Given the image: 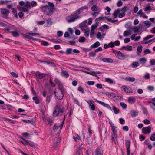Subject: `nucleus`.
<instances>
[{
    "label": "nucleus",
    "mask_w": 155,
    "mask_h": 155,
    "mask_svg": "<svg viewBox=\"0 0 155 155\" xmlns=\"http://www.w3.org/2000/svg\"><path fill=\"white\" fill-rule=\"evenodd\" d=\"M128 9V7L127 6L124 7L121 9L120 8L117 9L114 11V13L113 14L114 18H116L117 16L118 15L121 11L125 12Z\"/></svg>",
    "instance_id": "obj_3"
},
{
    "label": "nucleus",
    "mask_w": 155,
    "mask_h": 155,
    "mask_svg": "<svg viewBox=\"0 0 155 155\" xmlns=\"http://www.w3.org/2000/svg\"><path fill=\"white\" fill-rule=\"evenodd\" d=\"M25 7H27L30 9L31 8V5H30V3L28 1H26L25 3Z\"/></svg>",
    "instance_id": "obj_39"
},
{
    "label": "nucleus",
    "mask_w": 155,
    "mask_h": 155,
    "mask_svg": "<svg viewBox=\"0 0 155 155\" xmlns=\"http://www.w3.org/2000/svg\"><path fill=\"white\" fill-rule=\"evenodd\" d=\"M90 102H91V103H90L88 102L87 101V103H88V104L90 106V108L91 110L93 111H94L95 110V106L94 104H92L94 103V102L93 101L90 100Z\"/></svg>",
    "instance_id": "obj_16"
},
{
    "label": "nucleus",
    "mask_w": 155,
    "mask_h": 155,
    "mask_svg": "<svg viewBox=\"0 0 155 155\" xmlns=\"http://www.w3.org/2000/svg\"><path fill=\"white\" fill-rule=\"evenodd\" d=\"M94 34V30L91 29L90 32V36L92 38Z\"/></svg>",
    "instance_id": "obj_49"
},
{
    "label": "nucleus",
    "mask_w": 155,
    "mask_h": 155,
    "mask_svg": "<svg viewBox=\"0 0 155 155\" xmlns=\"http://www.w3.org/2000/svg\"><path fill=\"white\" fill-rule=\"evenodd\" d=\"M12 12L13 13V14L14 15V16L16 18H17L18 15H17V10L15 9L14 8H12Z\"/></svg>",
    "instance_id": "obj_36"
},
{
    "label": "nucleus",
    "mask_w": 155,
    "mask_h": 155,
    "mask_svg": "<svg viewBox=\"0 0 155 155\" xmlns=\"http://www.w3.org/2000/svg\"><path fill=\"white\" fill-rule=\"evenodd\" d=\"M36 75L37 78L39 79H42L45 77L44 74L38 71L36 72Z\"/></svg>",
    "instance_id": "obj_14"
},
{
    "label": "nucleus",
    "mask_w": 155,
    "mask_h": 155,
    "mask_svg": "<svg viewBox=\"0 0 155 155\" xmlns=\"http://www.w3.org/2000/svg\"><path fill=\"white\" fill-rule=\"evenodd\" d=\"M92 11H95L97 10V7L95 5H93L91 8Z\"/></svg>",
    "instance_id": "obj_54"
},
{
    "label": "nucleus",
    "mask_w": 155,
    "mask_h": 155,
    "mask_svg": "<svg viewBox=\"0 0 155 155\" xmlns=\"http://www.w3.org/2000/svg\"><path fill=\"white\" fill-rule=\"evenodd\" d=\"M96 101L99 104L103 106L104 107H106L108 109H109L111 110V107L108 104H105L103 102L100 101L97 99L96 100Z\"/></svg>",
    "instance_id": "obj_11"
},
{
    "label": "nucleus",
    "mask_w": 155,
    "mask_h": 155,
    "mask_svg": "<svg viewBox=\"0 0 155 155\" xmlns=\"http://www.w3.org/2000/svg\"><path fill=\"white\" fill-rule=\"evenodd\" d=\"M59 142L60 139L58 138L57 137H55L54 142V143H56L57 144H58V143H59Z\"/></svg>",
    "instance_id": "obj_56"
},
{
    "label": "nucleus",
    "mask_w": 155,
    "mask_h": 155,
    "mask_svg": "<svg viewBox=\"0 0 155 155\" xmlns=\"http://www.w3.org/2000/svg\"><path fill=\"white\" fill-rule=\"evenodd\" d=\"M64 91H61L58 89H55L54 90L55 95L57 98L59 100L63 99L64 97Z\"/></svg>",
    "instance_id": "obj_2"
},
{
    "label": "nucleus",
    "mask_w": 155,
    "mask_h": 155,
    "mask_svg": "<svg viewBox=\"0 0 155 155\" xmlns=\"http://www.w3.org/2000/svg\"><path fill=\"white\" fill-rule=\"evenodd\" d=\"M125 80L126 81H127L131 82H134L135 81V78L133 77H127L125 78Z\"/></svg>",
    "instance_id": "obj_26"
},
{
    "label": "nucleus",
    "mask_w": 155,
    "mask_h": 155,
    "mask_svg": "<svg viewBox=\"0 0 155 155\" xmlns=\"http://www.w3.org/2000/svg\"><path fill=\"white\" fill-rule=\"evenodd\" d=\"M33 100L35 101V103L37 104L39 103L40 101L39 99L37 96H35L33 97Z\"/></svg>",
    "instance_id": "obj_29"
},
{
    "label": "nucleus",
    "mask_w": 155,
    "mask_h": 155,
    "mask_svg": "<svg viewBox=\"0 0 155 155\" xmlns=\"http://www.w3.org/2000/svg\"><path fill=\"white\" fill-rule=\"evenodd\" d=\"M59 128V127L57 125V124H55L53 127V130L54 132H56L58 128Z\"/></svg>",
    "instance_id": "obj_41"
},
{
    "label": "nucleus",
    "mask_w": 155,
    "mask_h": 155,
    "mask_svg": "<svg viewBox=\"0 0 155 155\" xmlns=\"http://www.w3.org/2000/svg\"><path fill=\"white\" fill-rule=\"evenodd\" d=\"M66 20L68 23L74 22L75 20L71 15L67 17L66 18Z\"/></svg>",
    "instance_id": "obj_12"
},
{
    "label": "nucleus",
    "mask_w": 155,
    "mask_h": 155,
    "mask_svg": "<svg viewBox=\"0 0 155 155\" xmlns=\"http://www.w3.org/2000/svg\"><path fill=\"white\" fill-rule=\"evenodd\" d=\"M143 23L145 25L144 27L146 28H149L151 25L150 22L147 20L144 21Z\"/></svg>",
    "instance_id": "obj_18"
},
{
    "label": "nucleus",
    "mask_w": 155,
    "mask_h": 155,
    "mask_svg": "<svg viewBox=\"0 0 155 155\" xmlns=\"http://www.w3.org/2000/svg\"><path fill=\"white\" fill-rule=\"evenodd\" d=\"M54 119L52 118H49L47 119V121L48 122V124L50 125H51V123L53 122Z\"/></svg>",
    "instance_id": "obj_46"
},
{
    "label": "nucleus",
    "mask_w": 155,
    "mask_h": 155,
    "mask_svg": "<svg viewBox=\"0 0 155 155\" xmlns=\"http://www.w3.org/2000/svg\"><path fill=\"white\" fill-rule=\"evenodd\" d=\"M125 12H123L121 13H119L118 15V17L120 18H122L124 17L125 15Z\"/></svg>",
    "instance_id": "obj_50"
},
{
    "label": "nucleus",
    "mask_w": 155,
    "mask_h": 155,
    "mask_svg": "<svg viewBox=\"0 0 155 155\" xmlns=\"http://www.w3.org/2000/svg\"><path fill=\"white\" fill-rule=\"evenodd\" d=\"M154 36V35H149L147 36L146 37L144 38H143V40L144 41H146L147 40L150 39L151 38L153 37Z\"/></svg>",
    "instance_id": "obj_38"
},
{
    "label": "nucleus",
    "mask_w": 155,
    "mask_h": 155,
    "mask_svg": "<svg viewBox=\"0 0 155 155\" xmlns=\"http://www.w3.org/2000/svg\"><path fill=\"white\" fill-rule=\"evenodd\" d=\"M64 111V107L62 108H60V106H59V114H60L61 115V113H62Z\"/></svg>",
    "instance_id": "obj_55"
},
{
    "label": "nucleus",
    "mask_w": 155,
    "mask_h": 155,
    "mask_svg": "<svg viewBox=\"0 0 155 155\" xmlns=\"http://www.w3.org/2000/svg\"><path fill=\"white\" fill-rule=\"evenodd\" d=\"M55 89H58L61 91H62L64 92V89L63 88V86L61 84H58V87L55 88Z\"/></svg>",
    "instance_id": "obj_28"
},
{
    "label": "nucleus",
    "mask_w": 155,
    "mask_h": 155,
    "mask_svg": "<svg viewBox=\"0 0 155 155\" xmlns=\"http://www.w3.org/2000/svg\"><path fill=\"white\" fill-rule=\"evenodd\" d=\"M94 84V82L93 81H89L87 82V84L89 85H93Z\"/></svg>",
    "instance_id": "obj_64"
},
{
    "label": "nucleus",
    "mask_w": 155,
    "mask_h": 155,
    "mask_svg": "<svg viewBox=\"0 0 155 155\" xmlns=\"http://www.w3.org/2000/svg\"><path fill=\"white\" fill-rule=\"evenodd\" d=\"M105 18V17H100L98 18H97L95 19V21H99L101 20H103Z\"/></svg>",
    "instance_id": "obj_57"
},
{
    "label": "nucleus",
    "mask_w": 155,
    "mask_h": 155,
    "mask_svg": "<svg viewBox=\"0 0 155 155\" xmlns=\"http://www.w3.org/2000/svg\"><path fill=\"white\" fill-rule=\"evenodd\" d=\"M31 6H36L37 5V3L36 2L33 1L31 2Z\"/></svg>",
    "instance_id": "obj_63"
},
{
    "label": "nucleus",
    "mask_w": 155,
    "mask_h": 155,
    "mask_svg": "<svg viewBox=\"0 0 155 155\" xmlns=\"http://www.w3.org/2000/svg\"><path fill=\"white\" fill-rule=\"evenodd\" d=\"M11 74L15 78H17L18 77V75L15 72H11Z\"/></svg>",
    "instance_id": "obj_58"
},
{
    "label": "nucleus",
    "mask_w": 155,
    "mask_h": 155,
    "mask_svg": "<svg viewBox=\"0 0 155 155\" xmlns=\"http://www.w3.org/2000/svg\"><path fill=\"white\" fill-rule=\"evenodd\" d=\"M40 8L42 12H46V15L48 16H51L54 11V8L50 7L47 5L41 6Z\"/></svg>",
    "instance_id": "obj_1"
},
{
    "label": "nucleus",
    "mask_w": 155,
    "mask_h": 155,
    "mask_svg": "<svg viewBox=\"0 0 155 155\" xmlns=\"http://www.w3.org/2000/svg\"><path fill=\"white\" fill-rule=\"evenodd\" d=\"M29 8L27 7H23L22 8V10L24 12H27L28 11Z\"/></svg>",
    "instance_id": "obj_52"
},
{
    "label": "nucleus",
    "mask_w": 155,
    "mask_h": 155,
    "mask_svg": "<svg viewBox=\"0 0 155 155\" xmlns=\"http://www.w3.org/2000/svg\"><path fill=\"white\" fill-rule=\"evenodd\" d=\"M30 33H27L26 34L24 35V37H25L28 39H32L36 41L37 39L35 38H32L30 36L31 35L30 34Z\"/></svg>",
    "instance_id": "obj_17"
},
{
    "label": "nucleus",
    "mask_w": 155,
    "mask_h": 155,
    "mask_svg": "<svg viewBox=\"0 0 155 155\" xmlns=\"http://www.w3.org/2000/svg\"><path fill=\"white\" fill-rule=\"evenodd\" d=\"M151 10V7L150 6H147L145 8L144 11H150Z\"/></svg>",
    "instance_id": "obj_61"
},
{
    "label": "nucleus",
    "mask_w": 155,
    "mask_h": 155,
    "mask_svg": "<svg viewBox=\"0 0 155 155\" xmlns=\"http://www.w3.org/2000/svg\"><path fill=\"white\" fill-rule=\"evenodd\" d=\"M87 9L88 7L87 6H84L80 8L78 10H77V11L80 14L84 10Z\"/></svg>",
    "instance_id": "obj_22"
},
{
    "label": "nucleus",
    "mask_w": 155,
    "mask_h": 155,
    "mask_svg": "<svg viewBox=\"0 0 155 155\" xmlns=\"http://www.w3.org/2000/svg\"><path fill=\"white\" fill-rule=\"evenodd\" d=\"M12 36L15 37H18L19 35L20 32L17 31H13L12 32Z\"/></svg>",
    "instance_id": "obj_23"
},
{
    "label": "nucleus",
    "mask_w": 155,
    "mask_h": 155,
    "mask_svg": "<svg viewBox=\"0 0 155 155\" xmlns=\"http://www.w3.org/2000/svg\"><path fill=\"white\" fill-rule=\"evenodd\" d=\"M120 105L124 109H126L127 107V105L123 102H121L120 103Z\"/></svg>",
    "instance_id": "obj_48"
},
{
    "label": "nucleus",
    "mask_w": 155,
    "mask_h": 155,
    "mask_svg": "<svg viewBox=\"0 0 155 155\" xmlns=\"http://www.w3.org/2000/svg\"><path fill=\"white\" fill-rule=\"evenodd\" d=\"M139 65V63L137 62H133L131 64V66L133 68H135Z\"/></svg>",
    "instance_id": "obj_33"
},
{
    "label": "nucleus",
    "mask_w": 155,
    "mask_h": 155,
    "mask_svg": "<svg viewBox=\"0 0 155 155\" xmlns=\"http://www.w3.org/2000/svg\"><path fill=\"white\" fill-rule=\"evenodd\" d=\"M124 49L126 50L130 51L132 50V47L131 46L128 45L127 47L123 46L122 47L121 49L123 50Z\"/></svg>",
    "instance_id": "obj_19"
},
{
    "label": "nucleus",
    "mask_w": 155,
    "mask_h": 155,
    "mask_svg": "<svg viewBox=\"0 0 155 155\" xmlns=\"http://www.w3.org/2000/svg\"><path fill=\"white\" fill-rule=\"evenodd\" d=\"M87 73L93 76H95V77H97L98 78H99L97 76L96 74V72L95 71H93L91 72H87Z\"/></svg>",
    "instance_id": "obj_43"
},
{
    "label": "nucleus",
    "mask_w": 155,
    "mask_h": 155,
    "mask_svg": "<svg viewBox=\"0 0 155 155\" xmlns=\"http://www.w3.org/2000/svg\"><path fill=\"white\" fill-rule=\"evenodd\" d=\"M151 131V127L149 126L144 127L142 129V132L146 134H150Z\"/></svg>",
    "instance_id": "obj_7"
},
{
    "label": "nucleus",
    "mask_w": 155,
    "mask_h": 155,
    "mask_svg": "<svg viewBox=\"0 0 155 155\" xmlns=\"http://www.w3.org/2000/svg\"><path fill=\"white\" fill-rule=\"evenodd\" d=\"M130 143L131 142L130 140H127L126 141L127 155H130Z\"/></svg>",
    "instance_id": "obj_6"
},
{
    "label": "nucleus",
    "mask_w": 155,
    "mask_h": 155,
    "mask_svg": "<svg viewBox=\"0 0 155 155\" xmlns=\"http://www.w3.org/2000/svg\"><path fill=\"white\" fill-rule=\"evenodd\" d=\"M105 81L106 82H108L110 84H112L113 83V81L110 78H106L105 79Z\"/></svg>",
    "instance_id": "obj_45"
},
{
    "label": "nucleus",
    "mask_w": 155,
    "mask_h": 155,
    "mask_svg": "<svg viewBox=\"0 0 155 155\" xmlns=\"http://www.w3.org/2000/svg\"><path fill=\"white\" fill-rule=\"evenodd\" d=\"M1 12L2 14L4 15V17L5 18H7L10 13V12L8 9L2 8L1 10Z\"/></svg>",
    "instance_id": "obj_5"
},
{
    "label": "nucleus",
    "mask_w": 155,
    "mask_h": 155,
    "mask_svg": "<svg viewBox=\"0 0 155 155\" xmlns=\"http://www.w3.org/2000/svg\"><path fill=\"white\" fill-rule=\"evenodd\" d=\"M132 30H127L124 32V36L126 37L130 36L132 34Z\"/></svg>",
    "instance_id": "obj_13"
},
{
    "label": "nucleus",
    "mask_w": 155,
    "mask_h": 155,
    "mask_svg": "<svg viewBox=\"0 0 155 155\" xmlns=\"http://www.w3.org/2000/svg\"><path fill=\"white\" fill-rule=\"evenodd\" d=\"M98 23L96 22L95 24H93L91 26V29L95 30L98 26Z\"/></svg>",
    "instance_id": "obj_40"
},
{
    "label": "nucleus",
    "mask_w": 155,
    "mask_h": 155,
    "mask_svg": "<svg viewBox=\"0 0 155 155\" xmlns=\"http://www.w3.org/2000/svg\"><path fill=\"white\" fill-rule=\"evenodd\" d=\"M113 53L119 59L122 60L124 58L125 55L120 51L115 50L113 51Z\"/></svg>",
    "instance_id": "obj_4"
},
{
    "label": "nucleus",
    "mask_w": 155,
    "mask_h": 155,
    "mask_svg": "<svg viewBox=\"0 0 155 155\" xmlns=\"http://www.w3.org/2000/svg\"><path fill=\"white\" fill-rule=\"evenodd\" d=\"M80 14L77 11L73 12L71 14L75 20L80 18L81 17L79 15Z\"/></svg>",
    "instance_id": "obj_9"
},
{
    "label": "nucleus",
    "mask_w": 155,
    "mask_h": 155,
    "mask_svg": "<svg viewBox=\"0 0 155 155\" xmlns=\"http://www.w3.org/2000/svg\"><path fill=\"white\" fill-rule=\"evenodd\" d=\"M110 126L112 127V129L114 134V136L117 139V137L118 135L117 134V131L115 129L116 127L114 126L113 124H112L110 123Z\"/></svg>",
    "instance_id": "obj_8"
},
{
    "label": "nucleus",
    "mask_w": 155,
    "mask_h": 155,
    "mask_svg": "<svg viewBox=\"0 0 155 155\" xmlns=\"http://www.w3.org/2000/svg\"><path fill=\"white\" fill-rule=\"evenodd\" d=\"M147 88L150 91H153L154 89V87L153 86H149Z\"/></svg>",
    "instance_id": "obj_59"
},
{
    "label": "nucleus",
    "mask_w": 155,
    "mask_h": 155,
    "mask_svg": "<svg viewBox=\"0 0 155 155\" xmlns=\"http://www.w3.org/2000/svg\"><path fill=\"white\" fill-rule=\"evenodd\" d=\"M147 60V59L146 58L143 57L140 58L139 61L141 64H144L146 62Z\"/></svg>",
    "instance_id": "obj_25"
},
{
    "label": "nucleus",
    "mask_w": 155,
    "mask_h": 155,
    "mask_svg": "<svg viewBox=\"0 0 155 155\" xmlns=\"http://www.w3.org/2000/svg\"><path fill=\"white\" fill-rule=\"evenodd\" d=\"M54 110L53 113L54 117L58 116L59 114V105H57L54 107Z\"/></svg>",
    "instance_id": "obj_10"
},
{
    "label": "nucleus",
    "mask_w": 155,
    "mask_h": 155,
    "mask_svg": "<svg viewBox=\"0 0 155 155\" xmlns=\"http://www.w3.org/2000/svg\"><path fill=\"white\" fill-rule=\"evenodd\" d=\"M112 109L115 114H118L119 113V109L116 108L115 106L113 107Z\"/></svg>",
    "instance_id": "obj_34"
},
{
    "label": "nucleus",
    "mask_w": 155,
    "mask_h": 155,
    "mask_svg": "<svg viewBox=\"0 0 155 155\" xmlns=\"http://www.w3.org/2000/svg\"><path fill=\"white\" fill-rule=\"evenodd\" d=\"M130 114L132 117H135L138 115V112L133 110L131 111Z\"/></svg>",
    "instance_id": "obj_24"
},
{
    "label": "nucleus",
    "mask_w": 155,
    "mask_h": 155,
    "mask_svg": "<svg viewBox=\"0 0 155 155\" xmlns=\"http://www.w3.org/2000/svg\"><path fill=\"white\" fill-rule=\"evenodd\" d=\"M150 139L151 141H155V133L151 134Z\"/></svg>",
    "instance_id": "obj_44"
},
{
    "label": "nucleus",
    "mask_w": 155,
    "mask_h": 155,
    "mask_svg": "<svg viewBox=\"0 0 155 155\" xmlns=\"http://www.w3.org/2000/svg\"><path fill=\"white\" fill-rule=\"evenodd\" d=\"M52 96L51 95H50L49 96H47L46 97V102H47V104H48L50 102L51 99V98Z\"/></svg>",
    "instance_id": "obj_35"
},
{
    "label": "nucleus",
    "mask_w": 155,
    "mask_h": 155,
    "mask_svg": "<svg viewBox=\"0 0 155 155\" xmlns=\"http://www.w3.org/2000/svg\"><path fill=\"white\" fill-rule=\"evenodd\" d=\"M7 30L9 31V32L12 33L13 31L14 30L13 28L11 27H8L7 28Z\"/></svg>",
    "instance_id": "obj_51"
},
{
    "label": "nucleus",
    "mask_w": 155,
    "mask_h": 155,
    "mask_svg": "<svg viewBox=\"0 0 155 155\" xmlns=\"http://www.w3.org/2000/svg\"><path fill=\"white\" fill-rule=\"evenodd\" d=\"M48 6L50 7L54 8V5L53 3L48 2Z\"/></svg>",
    "instance_id": "obj_60"
},
{
    "label": "nucleus",
    "mask_w": 155,
    "mask_h": 155,
    "mask_svg": "<svg viewBox=\"0 0 155 155\" xmlns=\"http://www.w3.org/2000/svg\"><path fill=\"white\" fill-rule=\"evenodd\" d=\"M125 27L127 29H128L132 30L131 25L130 24H129L128 23L126 24L125 25Z\"/></svg>",
    "instance_id": "obj_42"
},
{
    "label": "nucleus",
    "mask_w": 155,
    "mask_h": 155,
    "mask_svg": "<svg viewBox=\"0 0 155 155\" xmlns=\"http://www.w3.org/2000/svg\"><path fill=\"white\" fill-rule=\"evenodd\" d=\"M23 140L25 142V144L26 145H29L32 147H35V145L34 144L31 143L30 141H29V142H28V141L24 139H23Z\"/></svg>",
    "instance_id": "obj_27"
},
{
    "label": "nucleus",
    "mask_w": 155,
    "mask_h": 155,
    "mask_svg": "<svg viewBox=\"0 0 155 155\" xmlns=\"http://www.w3.org/2000/svg\"><path fill=\"white\" fill-rule=\"evenodd\" d=\"M96 154L95 155H102L100 152V149L99 148H97L95 150Z\"/></svg>",
    "instance_id": "obj_31"
},
{
    "label": "nucleus",
    "mask_w": 155,
    "mask_h": 155,
    "mask_svg": "<svg viewBox=\"0 0 155 155\" xmlns=\"http://www.w3.org/2000/svg\"><path fill=\"white\" fill-rule=\"evenodd\" d=\"M100 44L99 42L97 41L94 44H92L91 46V48H95L99 46Z\"/></svg>",
    "instance_id": "obj_20"
},
{
    "label": "nucleus",
    "mask_w": 155,
    "mask_h": 155,
    "mask_svg": "<svg viewBox=\"0 0 155 155\" xmlns=\"http://www.w3.org/2000/svg\"><path fill=\"white\" fill-rule=\"evenodd\" d=\"M142 46L141 45L138 46L137 49V51L139 52H141L142 51Z\"/></svg>",
    "instance_id": "obj_53"
},
{
    "label": "nucleus",
    "mask_w": 155,
    "mask_h": 155,
    "mask_svg": "<svg viewBox=\"0 0 155 155\" xmlns=\"http://www.w3.org/2000/svg\"><path fill=\"white\" fill-rule=\"evenodd\" d=\"M84 35L86 37H88L89 36V28H87L84 31Z\"/></svg>",
    "instance_id": "obj_30"
},
{
    "label": "nucleus",
    "mask_w": 155,
    "mask_h": 155,
    "mask_svg": "<svg viewBox=\"0 0 155 155\" xmlns=\"http://www.w3.org/2000/svg\"><path fill=\"white\" fill-rule=\"evenodd\" d=\"M102 61L104 62L110 63H112L114 62L113 60L110 58H104L102 59Z\"/></svg>",
    "instance_id": "obj_15"
},
{
    "label": "nucleus",
    "mask_w": 155,
    "mask_h": 155,
    "mask_svg": "<svg viewBox=\"0 0 155 155\" xmlns=\"http://www.w3.org/2000/svg\"><path fill=\"white\" fill-rule=\"evenodd\" d=\"M86 40L85 38L84 37H80L78 41L80 42H84Z\"/></svg>",
    "instance_id": "obj_37"
},
{
    "label": "nucleus",
    "mask_w": 155,
    "mask_h": 155,
    "mask_svg": "<svg viewBox=\"0 0 155 155\" xmlns=\"http://www.w3.org/2000/svg\"><path fill=\"white\" fill-rule=\"evenodd\" d=\"M72 54V49L71 48H68L66 51V54L69 55Z\"/></svg>",
    "instance_id": "obj_32"
},
{
    "label": "nucleus",
    "mask_w": 155,
    "mask_h": 155,
    "mask_svg": "<svg viewBox=\"0 0 155 155\" xmlns=\"http://www.w3.org/2000/svg\"><path fill=\"white\" fill-rule=\"evenodd\" d=\"M47 25H51L52 24V22L51 21V18H49L46 21Z\"/></svg>",
    "instance_id": "obj_47"
},
{
    "label": "nucleus",
    "mask_w": 155,
    "mask_h": 155,
    "mask_svg": "<svg viewBox=\"0 0 155 155\" xmlns=\"http://www.w3.org/2000/svg\"><path fill=\"white\" fill-rule=\"evenodd\" d=\"M61 75L66 78H67L69 76L68 74L67 71H62L61 73Z\"/></svg>",
    "instance_id": "obj_21"
},
{
    "label": "nucleus",
    "mask_w": 155,
    "mask_h": 155,
    "mask_svg": "<svg viewBox=\"0 0 155 155\" xmlns=\"http://www.w3.org/2000/svg\"><path fill=\"white\" fill-rule=\"evenodd\" d=\"M97 38L99 39H101L102 38V35L101 33L100 32H98L97 35Z\"/></svg>",
    "instance_id": "obj_62"
}]
</instances>
